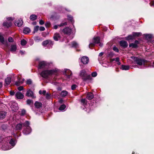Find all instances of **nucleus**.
Wrapping results in <instances>:
<instances>
[{"label": "nucleus", "instance_id": "obj_1", "mask_svg": "<svg viewBox=\"0 0 154 154\" xmlns=\"http://www.w3.org/2000/svg\"><path fill=\"white\" fill-rule=\"evenodd\" d=\"M29 125V122L27 121H26L24 123L20 122V131L22 128L24 127L23 131V134L25 135L29 134L31 131V129Z\"/></svg>", "mask_w": 154, "mask_h": 154}, {"label": "nucleus", "instance_id": "obj_2", "mask_svg": "<svg viewBox=\"0 0 154 154\" xmlns=\"http://www.w3.org/2000/svg\"><path fill=\"white\" fill-rule=\"evenodd\" d=\"M58 70L56 69L51 70H45L42 71L40 73L41 76L43 78L48 79L49 76L52 75L57 73Z\"/></svg>", "mask_w": 154, "mask_h": 154}, {"label": "nucleus", "instance_id": "obj_3", "mask_svg": "<svg viewBox=\"0 0 154 154\" xmlns=\"http://www.w3.org/2000/svg\"><path fill=\"white\" fill-rule=\"evenodd\" d=\"M4 140L6 141L7 143L9 142V143L11 146H9L6 147H5V146H2V149L3 150H7L12 148L16 144V141L15 140L12 138V137L10 136L4 138Z\"/></svg>", "mask_w": 154, "mask_h": 154}, {"label": "nucleus", "instance_id": "obj_4", "mask_svg": "<svg viewBox=\"0 0 154 154\" xmlns=\"http://www.w3.org/2000/svg\"><path fill=\"white\" fill-rule=\"evenodd\" d=\"M79 75L84 82L91 80L92 79V78L91 75L87 74L85 69L81 70Z\"/></svg>", "mask_w": 154, "mask_h": 154}, {"label": "nucleus", "instance_id": "obj_5", "mask_svg": "<svg viewBox=\"0 0 154 154\" xmlns=\"http://www.w3.org/2000/svg\"><path fill=\"white\" fill-rule=\"evenodd\" d=\"M131 58L134 60L135 63L141 66L143 65H145L146 63H148V61L144 59H142L141 58H138L137 57L132 56Z\"/></svg>", "mask_w": 154, "mask_h": 154}, {"label": "nucleus", "instance_id": "obj_6", "mask_svg": "<svg viewBox=\"0 0 154 154\" xmlns=\"http://www.w3.org/2000/svg\"><path fill=\"white\" fill-rule=\"evenodd\" d=\"M54 41L48 39L43 41L42 43V45L44 47H45L47 45H48L50 47L52 48L54 44Z\"/></svg>", "mask_w": 154, "mask_h": 154}, {"label": "nucleus", "instance_id": "obj_7", "mask_svg": "<svg viewBox=\"0 0 154 154\" xmlns=\"http://www.w3.org/2000/svg\"><path fill=\"white\" fill-rule=\"evenodd\" d=\"M8 22H5L3 23V25L7 27H8L11 26L12 23L11 22L13 19L12 17H9L7 18Z\"/></svg>", "mask_w": 154, "mask_h": 154}, {"label": "nucleus", "instance_id": "obj_8", "mask_svg": "<svg viewBox=\"0 0 154 154\" xmlns=\"http://www.w3.org/2000/svg\"><path fill=\"white\" fill-rule=\"evenodd\" d=\"M72 30L68 27H66L62 30V32L65 35H69L70 34Z\"/></svg>", "mask_w": 154, "mask_h": 154}, {"label": "nucleus", "instance_id": "obj_9", "mask_svg": "<svg viewBox=\"0 0 154 154\" xmlns=\"http://www.w3.org/2000/svg\"><path fill=\"white\" fill-rule=\"evenodd\" d=\"M47 63L46 62L43 61L39 62L38 64V68L41 69L45 68L47 66Z\"/></svg>", "mask_w": 154, "mask_h": 154}, {"label": "nucleus", "instance_id": "obj_10", "mask_svg": "<svg viewBox=\"0 0 154 154\" xmlns=\"http://www.w3.org/2000/svg\"><path fill=\"white\" fill-rule=\"evenodd\" d=\"M120 45L123 48H127L128 45L127 42L124 40H122L119 42Z\"/></svg>", "mask_w": 154, "mask_h": 154}, {"label": "nucleus", "instance_id": "obj_11", "mask_svg": "<svg viewBox=\"0 0 154 154\" xmlns=\"http://www.w3.org/2000/svg\"><path fill=\"white\" fill-rule=\"evenodd\" d=\"M0 42L6 46L8 47V46L7 41L5 40L4 37L1 33H0Z\"/></svg>", "mask_w": 154, "mask_h": 154}, {"label": "nucleus", "instance_id": "obj_12", "mask_svg": "<svg viewBox=\"0 0 154 154\" xmlns=\"http://www.w3.org/2000/svg\"><path fill=\"white\" fill-rule=\"evenodd\" d=\"M81 61L83 64H86L88 63L89 61V59L87 57H83L81 58Z\"/></svg>", "mask_w": 154, "mask_h": 154}, {"label": "nucleus", "instance_id": "obj_13", "mask_svg": "<svg viewBox=\"0 0 154 154\" xmlns=\"http://www.w3.org/2000/svg\"><path fill=\"white\" fill-rule=\"evenodd\" d=\"M64 74L67 76L68 78L69 79L72 74V73L70 70L66 69L65 70Z\"/></svg>", "mask_w": 154, "mask_h": 154}, {"label": "nucleus", "instance_id": "obj_14", "mask_svg": "<svg viewBox=\"0 0 154 154\" xmlns=\"http://www.w3.org/2000/svg\"><path fill=\"white\" fill-rule=\"evenodd\" d=\"M34 106L36 109H40L42 106V104L41 102L36 101L35 103Z\"/></svg>", "mask_w": 154, "mask_h": 154}, {"label": "nucleus", "instance_id": "obj_15", "mask_svg": "<svg viewBox=\"0 0 154 154\" xmlns=\"http://www.w3.org/2000/svg\"><path fill=\"white\" fill-rule=\"evenodd\" d=\"M54 39L55 41H58L60 38V36L59 33H55L53 36Z\"/></svg>", "mask_w": 154, "mask_h": 154}, {"label": "nucleus", "instance_id": "obj_16", "mask_svg": "<svg viewBox=\"0 0 154 154\" xmlns=\"http://www.w3.org/2000/svg\"><path fill=\"white\" fill-rule=\"evenodd\" d=\"M94 97V95L91 92H89L87 93L86 95V98L89 100L92 99Z\"/></svg>", "mask_w": 154, "mask_h": 154}, {"label": "nucleus", "instance_id": "obj_17", "mask_svg": "<svg viewBox=\"0 0 154 154\" xmlns=\"http://www.w3.org/2000/svg\"><path fill=\"white\" fill-rule=\"evenodd\" d=\"M26 95L28 97H31L32 98H34L33 92L30 89L28 90Z\"/></svg>", "mask_w": 154, "mask_h": 154}, {"label": "nucleus", "instance_id": "obj_18", "mask_svg": "<svg viewBox=\"0 0 154 154\" xmlns=\"http://www.w3.org/2000/svg\"><path fill=\"white\" fill-rule=\"evenodd\" d=\"M23 33L25 34H28L31 32V29L28 27H24L23 30Z\"/></svg>", "mask_w": 154, "mask_h": 154}, {"label": "nucleus", "instance_id": "obj_19", "mask_svg": "<svg viewBox=\"0 0 154 154\" xmlns=\"http://www.w3.org/2000/svg\"><path fill=\"white\" fill-rule=\"evenodd\" d=\"M93 42L95 44H98L100 43V38L99 37H96L93 38Z\"/></svg>", "mask_w": 154, "mask_h": 154}, {"label": "nucleus", "instance_id": "obj_20", "mask_svg": "<svg viewBox=\"0 0 154 154\" xmlns=\"http://www.w3.org/2000/svg\"><path fill=\"white\" fill-rule=\"evenodd\" d=\"M130 66L128 65H122L120 68L122 70H128Z\"/></svg>", "mask_w": 154, "mask_h": 154}, {"label": "nucleus", "instance_id": "obj_21", "mask_svg": "<svg viewBox=\"0 0 154 154\" xmlns=\"http://www.w3.org/2000/svg\"><path fill=\"white\" fill-rule=\"evenodd\" d=\"M141 33L139 32H133L132 33V35L134 38V37H139L141 35Z\"/></svg>", "mask_w": 154, "mask_h": 154}, {"label": "nucleus", "instance_id": "obj_22", "mask_svg": "<svg viewBox=\"0 0 154 154\" xmlns=\"http://www.w3.org/2000/svg\"><path fill=\"white\" fill-rule=\"evenodd\" d=\"M37 18V16L36 15L32 14L30 16L29 18L31 20L34 21L36 20Z\"/></svg>", "mask_w": 154, "mask_h": 154}, {"label": "nucleus", "instance_id": "obj_23", "mask_svg": "<svg viewBox=\"0 0 154 154\" xmlns=\"http://www.w3.org/2000/svg\"><path fill=\"white\" fill-rule=\"evenodd\" d=\"M129 47H132L133 48H137L138 47V45L136 44H134V43H130L129 45Z\"/></svg>", "mask_w": 154, "mask_h": 154}, {"label": "nucleus", "instance_id": "obj_24", "mask_svg": "<svg viewBox=\"0 0 154 154\" xmlns=\"http://www.w3.org/2000/svg\"><path fill=\"white\" fill-rule=\"evenodd\" d=\"M17 49V46L15 44L12 45L11 46V51L12 52L15 51Z\"/></svg>", "mask_w": 154, "mask_h": 154}, {"label": "nucleus", "instance_id": "obj_25", "mask_svg": "<svg viewBox=\"0 0 154 154\" xmlns=\"http://www.w3.org/2000/svg\"><path fill=\"white\" fill-rule=\"evenodd\" d=\"M11 81V78L10 77H8L5 79V82L6 85H8L10 84Z\"/></svg>", "mask_w": 154, "mask_h": 154}, {"label": "nucleus", "instance_id": "obj_26", "mask_svg": "<svg viewBox=\"0 0 154 154\" xmlns=\"http://www.w3.org/2000/svg\"><path fill=\"white\" fill-rule=\"evenodd\" d=\"M6 116V113L4 112H0V118L2 119L4 118Z\"/></svg>", "mask_w": 154, "mask_h": 154}, {"label": "nucleus", "instance_id": "obj_27", "mask_svg": "<svg viewBox=\"0 0 154 154\" xmlns=\"http://www.w3.org/2000/svg\"><path fill=\"white\" fill-rule=\"evenodd\" d=\"M125 39L126 40H133L134 39L132 35H128V36L126 37H125Z\"/></svg>", "mask_w": 154, "mask_h": 154}, {"label": "nucleus", "instance_id": "obj_28", "mask_svg": "<svg viewBox=\"0 0 154 154\" xmlns=\"http://www.w3.org/2000/svg\"><path fill=\"white\" fill-rule=\"evenodd\" d=\"M68 93L67 91H63L61 92V95L62 97H65L67 95Z\"/></svg>", "mask_w": 154, "mask_h": 154}, {"label": "nucleus", "instance_id": "obj_29", "mask_svg": "<svg viewBox=\"0 0 154 154\" xmlns=\"http://www.w3.org/2000/svg\"><path fill=\"white\" fill-rule=\"evenodd\" d=\"M27 42L25 39H23L20 41L21 45L22 46H24L26 45Z\"/></svg>", "mask_w": 154, "mask_h": 154}, {"label": "nucleus", "instance_id": "obj_30", "mask_svg": "<svg viewBox=\"0 0 154 154\" xmlns=\"http://www.w3.org/2000/svg\"><path fill=\"white\" fill-rule=\"evenodd\" d=\"M39 26H36L34 27V30L32 32L33 34H35L36 32H37L39 29Z\"/></svg>", "mask_w": 154, "mask_h": 154}, {"label": "nucleus", "instance_id": "obj_31", "mask_svg": "<svg viewBox=\"0 0 154 154\" xmlns=\"http://www.w3.org/2000/svg\"><path fill=\"white\" fill-rule=\"evenodd\" d=\"M80 102L82 104L85 105L87 104V101L85 99H83L81 100Z\"/></svg>", "mask_w": 154, "mask_h": 154}, {"label": "nucleus", "instance_id": "obj_32", "mask_svg": "<svg viewBox=\"0 0 154 154\" xmlns=\"http://www.w3.org/2000/svg\"><path fill=\"white\" fill-rule=\"evenodd\" d=\"M66 107V106L65 104L61 105L59 107V110L62 111Z\"/></svg>", "mask_w": 154, "mask_h": 154}, {"label": "nucleus", "instance_id": "obj_33", "mask_svg": "<svg viewBox=\"0 0 154 154\" xmlns=\"http://www.w3.org/2000/svg\"><path fill=\"white\" fill-rule=\"evenodd\" d=\"M150 63V62L148 61V63H146L145 64V65H144V66H145V67H151L152 66V67H154V65H151V63Z\"/></svg>", "mask_w": 154, "mask_h": 154}, {"label": "nucleus", "instance_id": "obj_34", "mask_svg": "<svg viewBox=\"0 0 154 154\" xmlns=\"http://www.w3.org/2000/svg\"><path fill=\"white\" fill-rule=\"evenodd\" d=\"M26 111L25 109H22L21 111V114H20V115L21 116H23L26 114Z\"/></svg>", "mask_w": 154, "mask_h": 154}, {"label": "nucleus", "instance_id": "obj_35", "mask_svg": "<svg viewBox=\"0 0 154 154\" xmlns=\"http://www.w3.org/2000/svg\"><path fill=\"white\" fill-rule=\"evenodd\" d=\"M73 17L71 15H68V20H69L72 23L73 21Z\"/></svg>", "mask_w": 154, "mask_h": 154}, {"label": "nucleus", "instance_id": "obj_36", "mask_svg": "<svg viewBox=\"0 0 154 154\" xmlns=\"http://www.w3.org/2000/svg\"><path fill=\"white\" fill-rule=\"evenodd\" d=\"M72 46L73 47L77 48L78 46V44L76 42H74L72 44Z\"/></svg>", "mask_w": 154, "mask_h": 154}, {"label": "nucleus", "instance_id": "obj_37", "mask_svg": "<svg viewBox=\"0 0 154 154\" xmlns=\"http://www.w3.org/2000/svg\"><path fill=\"white\" fill-rule=\"evenodd\" d=\"M114 55V54L112 52H110L108 54V57L109 58L112 57Z\"/></svg>", "mask_w": 154, "mask_h": 154}, {"label": "nucleus", "instance_id": "obj_38", "mask_svg": "<svg viewBox=\"0 0 154 154\" xmlns=\"http://www.w3.org/2000/svg\"><path fill=\"white\" fill-rule=\"evenodd\" d=\"M26 83L27 85H30L32 84V81L31 79H29L27 80Z\"/></svg>", "mask_w": 154, "mask_h": 154}, {"label": "nucleus", "instance_id": "obj_39", "mask_svg": "<svg viewBox=\"0 0 154 154\" xmlns=\"http://www.w3.org/2000/svg\"><path fill=\"white\" fill-rule=\"evenodd\" d=\"M51 25V23L50 22H47L45 23V26L46 28L49 27Z\"/></svg>", "mask_w": 154, "mask_h": 154}, {"label": "nucleus", "instance_id": "obj_40", "mask_svg": "<svg viewBox=\"0 0 154 154\" xmlns=\"http://www.w3.org/2000/svg\"><path fill=\"white\" fill-rule=\"evenodd\" d=\"M33 101L32 100L28 99L26 100L27 104L28 105H30L31 103H32Z\"/></svg>", "mask_w": 154, "mask_h": 154}, {"label": "nucleus", "instance_id": "obj_41", "mask_svg": "<svg viewBox=\"0 0 154 154\" xmlns=\"http://www.w3.org/2000/svg\"><path fill=\"white\" fill-rule=\"evenodd\" d=\"M145 37L146 38L151 39L152 38V36L151 35L147 34L146 35Z\"/></svg>", "mask_w": 154, "mask_h": 154}, {"label": "nucleus", "instance_id": "obj_42", "mask_svg": "<svg viewBox=\"0 0 154 154\" xmlns=\"http://www.w3.org/2000/svg\"><path fill=\"white\" fill-rule=\"evenodd\" d=\"M46 98L47 99H49L51 98V94L48 93L46 94Z\"/></svg>", "mask_w": 154, "mask_h": 154}, {"label": "nucleus", "instance_id": "obj_43", "mask_svg": "<svg viewBox=\"0 0 154 154\" xmlns=\"http://www.w3.org/2000/svg\"><path fill=\"white\" fill-rule=\"evenodd\" d=\"M67 23L66 22H65L63 23H62L59 25H58V26L60 27H61L63 26L67 25Z\"/></svg>", "mask_w": 154, "mask_h": 154}, {"label": "nucleus", "instance_id": "obj_44", "mask_svg": "<svg viewBox=\"0 0 154 154\" xmlns=\"http://www.w3.org/2000/svg\"><path fill=\"white\" fill-rule=\"evenodd\" d=\"M77 87V85L75 84L72 85L71 86V89L73 90H75Z\"/></svg>", "mask_w": 154, "mask_h": 154}, {"label": "nucleus", "instance_id": "obj_45", "mask_svg": "<svg viewBox=\"0 0 154 154\" xmlns=\"http://www.w3.org/2000/svg\"><path fill=\"white\" fill-rule=\"evenodd\" d=\"M112 49L113 50L116 52L118 53L119 52V50L118 49L116 46H114L113 47Z\"/></svg>", "mask_w": 154, "mask_h": 154}, {"label": "nucleus", "instance_id": "obj_46", "mask_svg": "<svg viewBox=\"0 0 154 154\" xmlns=\"http://www.w3.org/2000/svg\"><path fill=\"white\" fill-rule=\"evenodd\" d=\"M15 97L17 99H19V91H17L16 93Z\"/></svg>", "mask_w": 154, "mask_h": 154}, {"label": "nucleus", "instance_id": "obj_47", "mask_svg": "<svg viewBox=\"0 0 154 154\" xmlns=\"http://www.w3.org/2000/svg\"><path fill=\"white\" fill-rule=\"evenodd\" d=\"M8 41L9 42H13L14 41V40L11 37H9L8 39Z\"/></svg>", "mask_w": 154, "mask_h": 154}, {"label": "nucleus", "instance_id": "obj_48", "mask_svg": "<svg viewBox=\"0 0 154 154\" xmlns=\"http://www.w3.org/2000/svg\"><path fill=\"white\" fill-rule=\"evenodd\" d=\"M97 73L96 72H94L92 73L91 76L93 77H95L97 76Z\"/></svg>", "mask_w": 154, "mask_h": 154}, {"label": "nucleus", "instance_id": "obj_49", "mask_svg": "<svg viewBox=\"0 0 154 154\" xmlns=\"http://www.w3.org/2000/svg\"><path fill=\"white\" fill-rule=\"evenodd\" d=\"M15 85L18 86L17 88L19 90V82L18 81L16 82L15 83Z\"/></svg>", "mask_w": 154, "mask_h": 154}, {"label": "nucleus", "instance_id": "obj_50", "mask_svg": "<svg viewBox=\"0 0 154 154\" xmlns=\"http://www.w3.org/2000/svg\"><path fill=\"white\" fill-rule=\"evenodd\" d=\"M95 46V43H91L89 45V47L90 48H91V47H93Z\"/></svg>", "mask_w": 154, "mask_h": 154}, {"label": "nucleus", "instance_id": "obj_51", "mask_svg": "<svg viewBox=\"0 0 154 154\" xmlns=\"http://www.w3.org/2000/svg\"><path fill=\"white\" fill-rule=\"evenodd\" d=\"M39 24L41 25H42L45 23L42 20H40L39 22Z\"/></svg>", "mask_w": 154, "mask_h": 154}, {"label": "nucleus", "instance_id": "obj_52", "mask_svg": "<svg viewBox=\"0 0 154 154\" xmlns=\"http://www.w3.org/2000/svg\"><path fill=\"white\" fill-rule=\"evenodd\" d=\"M45 28L43 26H41L39 28V30L41 31H43L45 30Z\"/></svg>", "mask_w": 154, "mask_h": 154}, {"label": "nucleus", "instance_id": "obj_53", "mask_svg": "<svg viewBox=\"0 0 154 154\" xmlns=\"http://www.w3.org/2000/svg\"><path fill=\"white\" fill-rule=\"evenodd\" d=\"M20 53L22 55L26 54V51H20Z\"/></svg>", "mask_w": 154, "mask_h": 154}, {"label": "nucleus", "instance_id": "obj_54", "mask_svg": "<svg viewBox=\"0 0 154 154\" xmlns=\"http://www.w3.org/2000/svg\"><path fill=\"white\" fill-rule=\"evenodd\" d=\"M24 97V95L20 92V99H22Z\"/></svg>", "mask_w": 154, "mask_h": 154}, {"label": "nucleus", "instance_id": "obj_55", "mask_svg": "<svg viewBox=\"0 0 154 154\" xmlns=\"http://www.w3.org/2000/svg\"><path fill=\"white\" fill-rule=\"evenodd\" d=\"M15 93V92L14 91H10V94L11 95H13Z\"/></svg>", "mask_w": 154, "mask_h": 154}, {"label": "nucleus", "instance_id": "obj_56", "mask_svg": "<svg viewBox=\"0 0 154 154\" xmlns=\"http://www.w3.org/2000/svg\"><path fill=\"white\" fill-rule=\"evenodd\" d=\"M23 21L22 20H20V27L23 25Z\"/></svg>", "mask_w": 154, "mask_h": 154}, {"label": "nucleus", "instance_id": "obj_57", "mask_svg": "<svg viewBox=\"0 0 154 154\" xmlns=\"http://www.w3.org/2000/svg\"><path fill=\"white\" fill-rule=\"evenodd\" d=\"M115 60L116 61V62H119V57H116L115 59Z\"/></svg>", "mask_w": 154, "mask_h": 154}, {"label": "nucleus", "instance_id": "obj_58", "mask_svg": "<svg viewBox=\"0 0 154 154\" xmlns=\"http://www.w3.org/2000/svg\"><path fill=\"white\" fill-rule=\"evenodd\" d=\"M46 90H43L42 91V94L45 95L46 94Z\"/></svg>", "mask_w": 154, "mask_h": 154}, {"label": "nucleus", "instance_id": "obj_59", "mask_svg": "<svg viewBox=\"0 0 154 154\" xmlns=\"http://www.w3.org/2000/svg\"><path fill=\"white\" fill-rule=\"evenodd\" d=\"M14 24L16 26H19V22H15Z\"/></svg>", "mask_w": 154, "mask_h": 154}, {"label": "nucleus", "instance_id": "obj_60", "mask_svg": "<svg viewBox=\"0 0 154 154\" xmlns=\"http://www.w3.org/2000/svg\"><path fill=\"white\" fill-rule=\"evenodd\" d=\"M134 43L136 44L137 45V44H139V42L138 41L136 40L134 41Z\"/></svg>", "mask_w": 154, "mask_h": 154}, {"label": "nucleus", "instance_id": "obj_61", "mask_svg": "<svg viewBox=\"0 0 154 154\" xmlns=\"http://www.w3.org/2000/svg\"><path fill=\"white\" fill-rule=\"evenodd\" d=\"M150 4H151V5L154 6V0L152 1L151 2Z\"/></svg>", "mask_w": 154, "mask_h": 154}, {"label": "nucleus", "instance_id": "obj_62", "mask_svg": "<svg viewBox=\"0 0 154 154\" xmlns=\"http://www.w3.org/2000/svg\"><path fill=\"white\" fill-rule=\"evenodd\" d=\"M58 25H55L54 26V28L55 29H57L58 28Z\"/></svg>", "mask_w": 154, "mask_h": 154}, {"label": "nucleus", "instance_id": "obj_63", "mask_svg": "<svg viewBox=\"0 0 154 154\" xmlns=\"http://www.w3.org/2000/svg\"><path fill=\"white\" fill-rule=\"evenodd\" d=\"M23 89V86H20V91H22Z\"/></svg>", "mask_w": 154, "mask_h": 154}, {"label": "nucleus", "instance_id": "obj_64", "mask_svg": "<svg viewBox=\"0 0 154 154\" xmlns=\"http://www.w3.org/2000/svg\"><path fill=\"white\" fill-rule=\"evenodd\" d=\"M32 24L33 25H36V24H37V23H36V22H35V21H34V22H33L32 23Z\"/></svg>", "mask_w": 154, "mask_h": 154}]
</instances>
